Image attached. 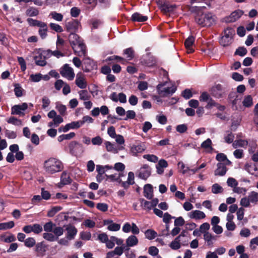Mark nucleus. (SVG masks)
I'll return each mask as SVG.
<instances>
[{
  "label": "nucleus",
  "mask_w": 258,
  "mask_h": 258,
  "mask_svg": "<svg viewBox=\"0 0 258 258\" xmlns=\"http://www.w3.org/2000/svg\"><path fill=\"white\" fill-rule=\"evenodd\" d=\"M43 168L46 173L53 174L60 172L63 168V165L59 159L51 157L45 161Z\"/></svg>",
  "instance_id": "f257e3e1"
},
{
  "label": "nucleus",
  "mask_w": 258,
  "mask_h": 258,
  "mask_svg": "<svg viewBox=\"0 0 258 258\" xmlns=\"http://www.w3.org/2000/svg\"><path fill=\"white\" fill-rule=\"evenodd\" d=\"M195 21L202 27H210L216 23V17L211 13H198L195 16Z\"/></svg>",
  "instance_id": "f03ea898"
},
{
  "label": "nucleus",
  "mask_w": 258,
  "mask_h": 258,
  "mask_svg": "<svg viewBox=\"0 0 258 258\" xmlns=\"http://www.w3.org/2000/svg\"><path fill=\"white\" fill-rule=\"evenodd\" d=\"M34 60L37 66L43 67L46 64V59L52 55V51L39 49L34 52Z\"/></svg>",
  "instance_id": "7ed1b4c3"
},
{
  "label": "nucleus",
  "mask_w": 258,
  "mask_h": 258,
  "mask_svg": "<svg viewBox=\"0 0 258 258\" xmlns=\"http://www.w3.org/2000/svg\"><path fill=\"white\" fill-rule=\"evenodd\" d=\"M189 242V237L185 234V231H182L169 244V247L173 250H178L182 246H187Z\"/></svg>",
  "instance_id": "20e7f679"
},
{
  "label": "nucleus",
  "mask_w": 258,
  "mask_h": 258,
  "mask_svg": "<svg viewBox=\"0 0 258 258\" xmlns=\"http://www.w3.org/2000/svg\"><path fill=\"white\" fill-rule=\"evenodd\" d=\"M223 33L224 35L220 40V43L223 46H227L232 43L235 35V30L231 27H227L224 30Z\"/></svg>",
  "instance_id": "39448f33"
},
{
  "label": "nucleus",
  "mask_w": 258,
  "mask_h": 258,
  "mask_svg": "<svg viewBox=\"0 0 258 258\" xmlns=\"http://www.w3.org/2000/svg\"><path fill=\"white\" fill-rule=\"evenodd\" d=\"M70 153L73 156L81 155L84 151L83 145L77 142H72L69 145Z\"/></svg>",
  "instance_id": "423d86ee"
},
{
  "label": "nucleus",
  "mask_w": 258,
  "mask_h": 258,
  "mask_svg": "<svg viewBox=\"0 0 258 258\" xmlns=\"http://www.w3.org/2000/svg\"><path fill=\"white\" fill-rule=\"evenodd\" d=\"M157 91L159 95L161 97L167 96L174 93L176 88L174 86L165 87L164 84H159L157 86Z\"/></svg>",
  "instance_id": "0eeeda50"
},
{
  "label": "nucleus",
  "mask_w": 258,
  "mask_h": 258,
  "mask_svg": "<svg viewBox=\"0 0 258 258\" xmlns=\"http://www.w3.org/2000/svg\"><path fill=\"white\" fill-rule=\"evenodd\" d=\"M211 94L217 98L223 97L227 92L226 89L220 84H217L213 86L210 90Z\"/></svg>",
  "instance_id": "6e6552de"
},
{
  "label": "nucleus",
  "mask_w": 258,
  "mask_h": 258,
  "mask_svg": "<svg viewBox=\"0 0 258 258\" xmlns=\"http://www.w3.org/2000/svg\"><path fill=\"white\" fill-rule=\"evenodd\" d=\"M61 75L69 80H73L75 77L73 69L68 64H65L60 71Z\"/></svg>",
  "instance_id": "1a4fd4ad"
},
{
  "label": "nucleus",
  "mask_w": 258,
  "mask_h": 258,
  "mask_svg": "<svg viewBox=\"0 0 258 258\" xmlns=\"http://www.w3.org/2000/svg\"><path fill=\"white\" fill-rule=\"evenodd\" d=\"M23 230L26 233H30L33 232L35 234H39L42 231L43 228L40 224H34L25 226L23 228Z\"/></svg>",
  "instance_id": "9d476101"
},
{
  "label": "nucleus",
  "mask_w": 258,
  "mask_h": 258,
  "mask_svg": "<svg viewBox=\"0 0 258 258\" xmlns=\"http://www.w3.org/2000/svg\"><path fill=\"white\" fill-rule=\"evenodd\" d=\"M96 68L95 62L89 57H86L83 61V70L84 72H89Z\"/></svg>",
  "instance_id": "9b49d317"
},
{
  "label": "nucleus",
  "mask_w": 258,
  "mask_h": 258,
  "mask_svg": "<svg viewBox=\"0 0 258 258\" xmlns=\"http://www.w3.org/2000/svg\"><path fill=\"white\" fill-rule=\"evenodd\" d=\"M28 108L26 103H23L20 105H16L12 107L11 114L19 115H24V111Z\"/></svg>",
  "instance_id": "f8f14e48"
},
{
  "label": "nucleus",
  "mask_w": 258,
  "mask_h": 258,
  "mask_svg": "<svg viewBox=\"0 0 258 258\" xmlns=\"http://www.w3.org/2000/svg\"><path fill=\"white\" fill-rule=\"evenodd\" d=\"M81 126V122L80 121H72L69 123H67L64 126H62L58 128L59 132H63L64 133L67 132L71 129H77Z\"/></svg>",
  "instance_id": "ddd939ff"
},
{
  "label": "nucleus",
  "mask_w": 258,
  "mask_h": 258,
  "mask_svg": "<svg viewBox=\"0 0 258 258\" xmlns=\"http://www.w3.org/2000/svg\"><path fill=\"white\" fill-rule=\"evenodd\" d=\"M243 14V12L240 10H237L229 16L224 18V21L226 23H232L236 21L239 19Z\"/></svg>",
  "instance_id": "4468645a"
},
{
  "label": "nucleus",
  "mask_w": 258,
  "mask_h": 258,
  "mask_svg": "<svg viewBox=\"0 0 258 258\" xmlns=\"http://www.w3.org/2000/svg\"><path fill=\"white\" fill-rule=\"evenodd\" d=\"M76 85L80 89H84L87 87V83L84 74L79 73L76 75Z\"/></svg>",
  "instance_id": "2eb2a0df"
},
{
  "label": "nucleus",
  "mask_w": 258,
  "mask_h": 258,
  "mask_svg": "<svg viewBox=\"0 0 258 258\" xmlns=\"http://www.w3.org/2000/svg\"><path fill=\"white\" fill-rule=\"evenodd\" d=\"M81 25L80 22L76 20H72L68 22L66 24L67 30L72 33H74L78 30Z\"/></svg>",
  "instance_id": "dca6fc26"
},
{
  "label": "nucleus",
  "mask_w": 258,
  "mask_h": 258,
  "mask_svg": "<svg viewBox=\"0 0 258 258\" xmlns=\"http://www.w3.org/2000/svg\"><path fill=\"white\" fill-rule=\"evenodd\" d=\"M146 149L145 145L143 143H140L132 146L130 152L133 156H136L139 153H142Z\"/></svg>",
  "instance_id": "f3484780"
},
{
  "label": "nucleus",
  "mask_w": 258,
  "mask_h": 258,
  "mask_svg": "<svg viewBox=\"0 0 258 258\" xmlns=\"http://www.w3.org/2000/svg\"><path fill=\"white\" fill-rule=\"evenodd\" d=\"M66 230L67 231L66 237L68 239L71 240L75 238L77 234L78 230L72 224H69L67 226Z\"/></svg>",
  "instance_id": "a211bd4d"
},
{
  "label": "nucleus",
  "mask_w": 258,
  "mask_h": 258,
  "mask_svg": "<svg viewBox=\"0 0 258 258\" xmlns=\"http://www.w3.org/2000/svg\"><path fill=\"white\" fill-rule=\"evenodd\" d=\"M75 53L79 56H85L86 53V46L82 42L72 47Z\"/></svg>",
  "instance_id": "6ab92c4d"
},
{
  "label": "nucleus",
  "mask_w": 258,
  "mask_h": 258,
  "mask_svg": "<svg viewBox=\"0 0 258 258\" xmlns=\"http://www.w3.org/2000/svg\"><path fill=\"white\" fill-rule=\"evenodd\" d=\"M151 169L147 165H144L141 168L139 174V177L144 180H146L151 175Z\"/></svg>",
  "instance_id": "aec40b11"
},
{
  "label": "nucleus",
  "mask_w": 258,
  "mask_h": 258,
  "mask_svg": "<svg viewBox=\"0 0 258 258\" xmlns=\"http://www.w3.org/2000/svg\"><path fill=\"white\" fill-rule=\"evenodd\" d=\"M103 223L104 225L107 226V229L109 231H117L120 228V224L114 223L111 220H104L103 221Z\"/></svg>",
  "instance_id": "412c9836"
},
{
  "label": "nucleus",
  "mask_w": 258,
  "mask_h": 258,
  "mask_svg": "<svg viewBox=\"0 0 258 258\" xmlns=\"http://www.w3.org/2000/svg\"><path fill=\"white\" fill-rule=\"evenodd\" d=\"M168 166V162L165 159L160 160L156 165L157 173L158 174L162 175L164 172V169Z\"/></svg>",
  "instance_id": "4be33fe9"
},
{
  "label": "nucleus",
  "mask_w": 258,
  "mask_h": 258,
  "mask_svg": "<svg viewBox=\"0 0 258 258\" xmlns=\"http://www.w3.org/2000/svg\"><path fill=\"white\" fill-rule=\"evenodd\" d=\"M245 169L250 174L258 176V168L253 163H246L245 165Z\"/></svg>",
  "instance_id": "5701e85b"
},
{
  "label": "nucleus",
  "mask_w": 258,
  "mask_h": 258,
  "mask_svg": "<svg viewBox=\"0 0 258 258\" xmlns=\"http://www.w3.org/2000/svg\"><path fill=\"white\" fill-rule=\"evenodd\" d=\"M69 40L72 47H73V46L83 42L81 38L75 33H72L70 34Z\"/></svg>",
  "instance_id": "b1692460"
},
{
  "label": "nucleus",
  "mask_w": 258,
  "mask_h": 258,
  "mask_svg": "<svg viewBox=\"0 0 258 258\" xmlns=\"http://www.w3.org/2000/svg\"><path fill=\"white\" fill-rule=\"evenodd\" d=\"M226 165H225L224 163L221 162L218 163L217 165V168L214 172L215 175L216 176L224 175L227 171V168L226 167Z\"/></svg>",
  "instance_id": "393cba45"
},
{
  "label": "nucleus",
  "mask_w": 258,
  "mask_h": 258,
  "mask_svg": "<svg viewBox=\"0 0 258 258\" xmlns=\"http://www.w3.org/2000/svg\"><path fill=\"white\" fill-rule=\"evenodd\" d=\"M188 216L191 219L199 220L205 218L206 217V215L203 212L196 210L189 213Z\"/></svg>",
  "instance_id": "a878e982"
},
{
  "label": "nucleus",
  "mask_w": 258,
  "mask_h": 258,
  "mask_svg": "<svg viewBox=\"0 0 258 258\" xmlns=\"http://www.w3.org/2000/svg\"><path fill=\"white\" fill-rule=\"evenodd\" d=\"M195 39L193 36H190L185 41L184 45L188 53H190L194 51V49L192 48V46L195 42Z\"/></svg>",
  "instance_id": "bb28decb"
},
{
  "label": "nucleus",
  "mask_w": 258,
  "mask_h": 258,
  "mask_svg": "<svg viewBox=\"0 0 258 258\" xmlns=\"http://www.w3.org/2000/svg\"><path fill=\"white\" fill-rule=\"evenodd\" d=\"M139 240L138 238L134 235L128 236L125 241L126 247H134L138 245Z\"/></svg>",
  "instance_id": "cd10ccee"
},
{
  "label": "nucleus",
  "mask_w": 258,
  "mask_h": 258,
  "mask_svg": "<svg viewBox=\"0 0 258 258\" xmlns=\"http://www.w3.org/2000/svg\"><path fill=\"white\" fill-rule=\"evenodd\" d=\"M143 62L147 67H153L156 64V60L153 56L147 55L143 59Z\"/></svg>",
  "instance_id": "c85d7f7f"
},
{
  "label": "nucleus",
  "mask_w": 258,
  "mask_h": 258,
  "mask_svg": "<svg viewBox=\"0 0 258 258\" xmlns=\"http://www.w3.org/2000/svg\"><path fill=\"white\" fill-rule=\"evenodd\" d=\"M105 145V147L106 150L108 152H111L114 154H116L118 153V150H120L122 149V147H120L117 148L115 145L112 144L111 142L108 141H106L104 143Z\"/></svg>",
  "instance_id": "c756f323"
},
{
  "label": "nucleus",
  "mask_w": 258,
  "mask_h": 258,
  "mask_svg": "<svg viewBox=\"0 0 258 258\" xmlns=\"http://www.w3.org/2000/svg\"><path fill=\"white\" fill-rule=\"evenodd\" d=\"M144 196L148 199H151L153 196L152 186L150 184H146L144 187Z\"/></svg>",
  "instance_id": "7c9ffc66"
},
{
  "label": "nucleus",
  "mask_w": 258,
  "mask_h": 258,
  "mask_svg": "<svg viewBox=\"0 0 258 258\" xmlns=\"http://www.w3.org/2000/svg\"><path fill=\"white\" fill-rule=\"evenodd\" d=\"M204 239L207 242V245L212 246L214 243V241L216 240V236L212 235L209 232H205L204 234Z\"/></svg>",
  "instance_id": "2f4dec72"
},
{
  "label": "nucleus",
  "mask_w": 258,
  "mask_h": 258,
  "mask_svg": "<svg viewBox=\"0 0 258 258\" xmlns=\"http://www.w3.org/2000/svg\"><path fill=\"white\" fill-rule=\"evenodd\" d=\"M128 248H126L125 246H117L113 250L109 251L108 253L110 256H111L112 255L114 256L115 255L120 256L123 253L124 250H128Z\"/></svg>",
  "instance_id": "473e14b6"
},
{
  "label": "nucleus",
  "mask_w": 258,
  "mask_h": 258,
  "mask_svg": "<svg viewBox=\"0 0 258 258\" xmlns=\"http://www.w3.org/2000/svg\"><path fill=\"white\" fill-rule=\"evenodd\" d=\"M79 96V99L83 101H86L90 100L91 96L87 90H81L78 91V92Z\"/></svg>",
  "instance_id": "72a5a7b5"
},
{
  "label": "nucleus",
  "mask_w": 258,
  "mask_h": 258,
  "mask_svg": "<svg viewBox=\"0 0 258 258\" xmlns=\"http://www.w3.org/2000/svg\"><path fill=\"white\" fill-rule=\"evenodd\" d=\"M132 20L133 21L143 22L148 20V17L146 16H143L139 13H135L132 16Z\"/></svg>",
  "instance_id": "f704fd0d"
},
{
  "label": "nucleus",
  "mask_w": 258,
  "mask_h": 258,
  "mask_svg": "<svg viewBox=\"0 0 258 258\" xmlns=\"http://www.w3.org/2000/svg\"><path fill=\"white\" fill-rule=\"evenodd\" d=\"M216 159L219 162H223L225 165H231V162L229 161L227 156L223 153H220L217 154Z\"/></svg>",
  "instance_id": "c9c22d12"
},
{
  "label": "nucleus",
  "mask_w": 258,
  "mask_h": 258,
  "mask_svg": "<svg viewBox=\"0 0 258 258\" xmlns=\"http://www.w3.org/2000/svg\"><path fill=\"white\" fill-rule=\"evenodd\" d=\"M248 145V142L244 140H237L234 141L232 143V146L236 149L238 147L246 148Z\"/></svg>",
  "instance_id": "e433bc0d"
},
{
  "label": "nucleus",
  "mask_w": 258,
  "mask_h": 258,
  "mask_svg": "<svg viewBox=\"0 0 258 258\" xmlns=\"http://www.w3.org/2000/svg\"><path fill=\"white\" fill-rule=\"evenodd\" d=\"M224 142L227 144L233 143L234 139V134L230 131H226L224 135Z\"/></svg>",
  "instance_id": "4c0bfd02"
},
{
  "label": "nucleus",
  "mask_w": 258,
  "mask_h": 258,
  "mask_svg": "<svg viewBox=\"0 0 258 258\" xmlns=\"http://www.w3.org/2000/svg\"><path fill=\"white\" fill-rule=\"evenodd\" d=\"M46 251L45 245L42 243H38L36 245V251L37 252V255L42 256L44 255Z\"/></svg>",
  "instance_id": "58836bf2"
},
{
  "label": "nucleus",
  "mask_w": 258,
  "mask_h": 258,
  "mask_svg": "<svg viewBox=\"0 0 258 258\" xmlns=\"http://www.w3.org/2000/svg\"><path fill=\"white\" fill-rule=\"evenodd\" d=\"M105 176L106 177V180H109L110 181H117L118 183L121 182V179H120V177L123 176L122 173H119L118 176L116 174H111V175H107L105 174Z\"/></svg>",
  "instance_id": "ea45409f"
},
{
  "label": "nucleus",
  "mask_w": 258,
  "mask_h": 258,
  "mask_svg": "<svg viewBox=\"0 0 258 258\" xmlns=\"http://www.w3.org/2000/svg\"><path fill=\"white\" fill-rule=\"evenodd\" d=\"M253 104L252 98L250 95H247L245 96L243 100L242 101V105L245 107L249 108Z\"/></svg>",
  "instance_id": "a19ab883"
},
{
  "label": "nucleus",
  "mask_w": 258,
  "mask_h": 258,
  "mask_svg": "<svg viewBox=\"0 0 258 258\" xmlns=\"http://www.w3.org/2000/svg\"><path fill=\"white\" fill-rule=\"evenodd\" d=\"M39 30L38 31L39 35L40 36L41 38L43 39H45L46 36H47V31H48V27L47 26V24L45 23L44 24V26H42L41 27H39Z\"/></svg>",
  "instance_id": "79ce46f5"
},
{
  "label": "nucleus",
  "mask_w": 258,
  "mask_h": 258,
  "mask_svg": "<svg viewBox=\"0 0 258 258\" xmlns=\"http://www.w3.org/2000/svg\"><path fill=\"white\" fill-rule=\"evenodd\" d=\"M212 144V143L211 140L210 139H207L202 143L201 146L202 148H204L207 151L209 152L213 150Z\"/></svg>",
  "instance_id": "37998d69"
},
{
  "label": "nucleus",
  "mask_w": 258,
  "mask_h": 258,
  "mask_svg": "<svg viewBox=\"0 0 258 258\" xmlns=\"http://www.w3.org/2000/svg\"><path fill=\"white\" fill-rule=\"evenodd\" d=\"M0 240L6 243H10L16 240V238L14 235L12 234H10L9 236L2 235L0 236Z\"/></svg>",
  "instance_id": "c03bdc74"
},
{
  "label": "nucleus",
  "mask_w": 258,
  "mask_h": 258,
  "mask_svg": "<svg viewBox=\"0 0 258 258\" xmlns=\"http://www.w3.org/2000/svg\"><path fill=\"white\" fill-rule=\"evenodd\" d=\"M211 191L214 194H221L223 192V188L219 184L214 183L211 187Z\"/></svg>",
  "instance_id": "a18cd8bd"
},
{
  "label": "nucleus",
  "mask_w": 258,
  "mask_h": 258,
  "mask_svg": "<svg viewBox=\"0 0 258 258\" xmlns=\"http://www.w3.org/2000/svg\"><path fill=\"white\" fill-rule=\"evenodd\" d=\"M71 179L69 175L65 171L63 172L61 175V182L64 185L71 183Z\"/></svg>",
  "instance_id": "49530a36"
},
{
  "label": "nucleus",
  "mask_w": 258,
  "mask_h": 258,
  "mask_svg": "<svg viewBox=\"0 0 258 258\" xmlns=\"http://www.w3.org/2000/svg\"><path fill=\"white\" fill-rule=\"evenodd\" d=\"M27 22L30 26H38L39 27H41L42 26H44V24L45 23L40 21H38L37 20H34L32 18H28L27 19Z\"/></svg>",
  "instance_id": "de8ad7c7"
},
{
  "label": "nucleus",
  "mask_w": 258,
  "mask_h": 258,
  "mask_svg": "<svg viewBox=\"0 0 258 258\" xmlns=\"http://www.w3.org/2000/svg\"><path fill=\"white\" fill-rule=\"evenodd\" d=\"M145 235L146 238L152 240L157 236V233L153 230L148 229L145 231Z\"/></svg>",
  "instance_id": "09e8293b"
},
{
  "label": "nucleus",
  "mask_w": 258,
  "mask_h": 258,
  "mask_svg": "<svg viewBox=\"0 0 258 258\" xmlns=\"http://www.w3.org/2000/svg\"><path fill=\"white\" fill-rule=\"evenodd\" d=\"M15 225L14 222L12 221L8 222L0 223V230H4L12 228Z\"/></svg>",
  "instance_id": "8fccbe9b"
},
{
  "label": "nucleus",
  "mask_w": 258,
  "mask_h": 258,
  "mask_svg": "<svg viewBox=\"0 0 258 258\" xmlns=\"http://www.w3.org/2000/svg\"><path fill=\"white\" fill-rule=\"evenodd\" d=\"M38 14V10L34 7H30L26 11V15L29 17L36 16Z\"/></svg>",
  "instance_id": "3c124183"
},
{
  "label": "nucleus",
  "mask_w": 258,
  "mask_h": 258,
  "mask_svg": "<svg viewBox=\"0 0 258 258\" xmlns=\"http://www.w3.org/2000/svg\"><path fill=\"white\" fill-rule=\"evenodd\" d=\"M123 54L126 55V58L129 60H132L134 57V51L131 47L124 49Z\"/></svg>",
  "instance_id": "603ef678"
},
{
  "label": "nucleus",
  "mask_w": 258,
  "mask_h": 258,
  "mask_svg": "<svg viewBox=\"0 0 258 258\" xmlns=\"http://www.w3.org/2000/svg\"><path fill=\"white\" fill-rule=\"evenodd\" d=\"M7 122L17 126H21L22 125V121L15 117L11 116L8 120Z\"/></svg>",
  "instance_id": "864d4df0"
},
{
  "label": "nucleus",
  "mask_w": 258,
  "mask_h": 258,
  "mask_svg": "<svg viewBox=\"0 0 258 258\" xmlns=\"http://www.w3.org/2000/svg\"><path fill=\"white\" fill-rule=\"evenodd\" d=\"M52 232L55 236L57 237V239H58V237L63 235L64 230L61 227L55 226Z\"/></svg>",
  "instance_id": "5fc2aeb1"
},
{
  "label": "nucleus",
  "mask_w": 258,
  "mask_h": 258,
  "mask_svg": "<svg viewBox=\"0 0 258 258\" xmlns=\"http://www.w3.org/2000/svg\"><path fill=\"white\" fill-rule=\"evenodd\" d=\"M43 237L49 241H54L57 240V237L55 236L53 233L50 232H45L43 234Z\"/></svg>",
  "instance_id": "6e6d98bb"
},
{
  "label": "nucleus",
  "mask_w": 258,
  "mask_h": 258,
  "mask_svg": "<svg viewBox=\"0 0 258 258\" xmlns=\"http://www.w3.org/2000/svg\"><path fill=\"white\" fill-rule=\"evenodd\" d=\"M55 226V224L53 223L52 222H48L44 225V230L47 232H52Z\"/></svg>",
  "instance_id": "4d7b16f0"
},
{
  "label": "nucleus",
  "mask_w": 258,
  "mask_h": 258,
  "mask_svg": "<svg viewBox=\"0 0 258 258\" xmlns=\"http://www.w3.org/2000/svg\"><path fill=\"white\" fill-rule=\"evenodd\" d=\"M61 209L62 208L59 206L53 207L51 210L48 211L47 216L48 217H52L57 212L60 211Z\"/></svg>",
  "instance_id": "13d9d810"
},
{
  "label": "nucleus",
  "mask_w": 258,
  "mask_h": 258,
  "mask_svg": "<svg viewBox=\"0 0 258 258\" xmlns=\"http://www.w3.org/2000/svg\"><path fill=\"white\" fill-rule=\"evenodd\" d=\"M248 197L252 203H255L258 202V192L254 191H251Z\"/></svg>",
  "instance_id": "bf43d9fd"
},
{
  "label": "nucleus",
  "mask_w": 258,
  "mask_h": 258,
  "mask_svg": "<svg viewBox=\"0 0 258 258\" xmlns=\"http://www.w3.org/2000/svg\"><path fill=\"white\" fill-rule=\"evenodd\" d=\"M143 158L148 161L156 163L158 161V158L157 156L153 154H146L143 155Z\"/></svg>",
  "instance_id": "052dcab7"
},
{
  "label": "nucleus",
  "mask_w": 258,
  "mask_h": 258,
  "mask_svg": "<svg viewBox=\"0 0 258 258\" xmlns=\"http://www.w3.org/2000/svg\"><path fill=\"white\" fill-rule=\"evenodd\" d=\"M175 8L174 5L169 4H164L161 6L162 11L165 12H173Z\"/></svg>",
  "instance_id": "680f3d73"
},
{
  "label": "nucleus",
  "mask_w": 258,
  "mask_h": 258,
  "mask_svg": "<svg viewBox=\"0 0 258 258\" xmlns=\"http://www.w3.org/2000/svg\"><path fill=\"white\" fill-rule=\"evenodd\" d=\"M56 109L58 111L61 115H64L65 114L67 108L64 105L57 102L56 104Z\"/></svg>",
  "instance_id": "e2e57ef3"
},
{
  "label": "nucleus",
  "mask_w": 258,
  "mask_h": 258,
  "mask_svg": "<svg viewBox=\"0 0 258 258\" xmlns=\"http://www.w3.org/2000/svg\"><path fill=\"white\" fill-rule=\"evenodd\" d=\"M14 91L15 94L17 97H19L23 95V89L19 84H16L15 85V88Z\"/></svg>",
  "instance_id": "0e129e2a"
},
{
  "label": "nucleus",
  "mask_w": 258,
  "mask_h": 258,
  "mask_svg": "<svg viewBox=\"0 0 258 258\" xmlns=\"http://www.w3.org/2000/svg\"><path fill=\"white\" fill-rule=\"evenodd\" d=\"M114 60L116 61H122V63H124V62L125 61L123 58L120 57L119 56L117 55H112L109 57H108L106 58L105 61L108 62L109 61Z\"/></svg>",
  "instance_id": "69168bd1"
},
{
  "label": "nucleus",
  "mask_w": 258,
  "mask_h": 258,
  "mask_svg": "<svg viewBox=\"0 0 258 258\" xmlns=\"http://www.w3.org/2000/svg\"><path fill=\"white\" fill-rule=\"evenodd\" d=\"M24 243L26 246L32 247L35 244L36 241L34 238L29 237L25 240Z\"/></svg>",
  "instance_id": "338daca9"
},
{
  "label": "nucleus",
  "mask_w": 258,
  "mask_h": 258,
  "mask_svg": "<svg viewBox=\"0 0 258 258\" xmlns=\"http://www.w3.org/2000/svg\"><path fill=\"white\" fill-rule=\"evenodd\" d=\"M103 139L100 136H96L93 138L91 142L93 145L100 146L103 143Z\"/></svg>",
  "instance_id": "774afa93"
}]
</instances>
